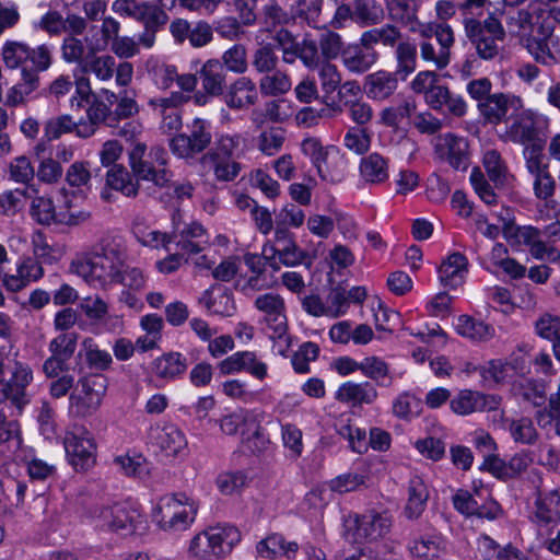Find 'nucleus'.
<instances>
[{"label": "nucleus", "mask_w": 560, "mask_h": 560, "mask_svg": "<svg viewBox=\"0 0 560 560\" xmlns=\"http://www.w3.org/2000/svg\"><path fill=\"white\" fill-rule=\"evenodd\" d=\"M219 370L224 375L244 371L258 380H264L267 376V365L258 361L253 351L233 353L219 363Z\"/></svg>", "instance_id": "21"}, {"label": "nucleus", "mask_w": 560, "mask_h": 560, "mask_svg": "<svg viewBox=\"0 0 560 560\" xmlns=\"http://www.w3.org/2000/svg\"><path fill=\"white\" fill-rule=\"evenodd\" d=\"M325 105L320 108L304 107L295 115L298 126L311 128L317 126L322 118L332 119L342 113L341 105L336 100L323 102Z\"/></svg>", "instance_id": "37"}, {"label": "nucleus", "mask_w": 560, "mask_h": 560, "mask_svg": "<svg viewBox=\"0 0 560 560\" xmlns=\"http://www.w3.org/2000/svg\"><path fill=\"white\" fill-rule=\"evenodd\" d=\"M468 260L462 253L450 255L439 268V279L444 287L456 289L464 282Z\"/></svg>", "instance_id": "34"}, {"label": "nucleus", "mask_w": 560, "mask_h": 560, "mask_svg": "<svg viewBox=\"0 0 560 560\" xmlns=\"http://www.w3.org/2000/svg\"><path fill=\"white\" fill-rule=\"evenodd\" d=\"M65 450L69 463L75 470H86L95 463L96 444L83 427H75L65 436Z\"/></svg>", "instance_id": "13"}, {"label": "nucleus", "mask_w": 560, "mask_h": 560, "mask_svg": "<svg viewBox=\"0 0 560 560\" xmlns=\"http://www.w3.org/2000/svg\"><path fill=\"white\" fill-rule=\"evenodd\" d=\"M378 59L375 49H370L359 43L347 47L342 51V61L346 68L354 73H363L368 71Z\"/></svg>", "instance_id": "35"}, {"label": "nucleus", "mask_w": 560, "mask_h": 560, "mask_svg": "<svg viewBox=\"0 0 560 560\" xmlns=\"http://www.w3.org/2000/svg\"><path fill=\"white\" fill-rule=\"evenodd\" d=\"M499 400L495 396L470 389L460 390L450 402L451 409L460 416L495 409Z\"/></svg>", "instance_id": "24"}, {"label": "nucleus", "mask_w": 560, "mask_h": 560, "mask_svg": "<svg viewBox=\"0 0 560 560\" xmlns=\"http://www.w3.org/2000/svg\"><path fill=\"white\" fill-rule=\"evenodd\" d=\"M200 303H202L208 311L217 315L232 316L236 311L232 292L218 283L212 284L202 293Z\"/></svg>", "instance_id": "30"}, {"label": "nucleus", "mask_w": 560, "mask_h": 560, "mask_svg": "<svg viewBox=\"0 0 560 560\" xmlns=\"http://www.w3.org/2000/svg\"><path fill=\"white\" fill-rule=\"evenodd\" d=\"M79 307L94 323L104 322L109 312L108 304L98 295L82 299Z\"/></svg>", "instance_id": "64"}, {"label": "nucleus", "mask_w": 560, "mask_h": 560, "mask_svg": "<svg viewBox=\"0 0 560 560\" xmlns=\"http://www.w3.org/2000/svg\"><path fill=\"white\" fill-rule=\"evenodd\" d=\"M2 59L10 69L21 67L22 71L39 75L52 63V48L47 44L32 48L25 43L11 40L3 45Z\"/></svg>", "instance_id": "6"}, {"label": "nucleus", "mask_w": 560, "mask_h": 560, "mask_svg": "<svg viewBox=\"0 0 560 560\" xmlns=\"http://www.w3.org/2000/svg\"><path fill=\"white\" fill-rule=\"evenodd\" d=\"M398 79L399 77L395 72L385 70L373 72L365 78V92L373 100H387L397 90Z\"/></svg>", "instance_id": "32"}, {"label": "nucleus", "mask_w": 560, "mask_h": 560, "mask_svg": "<svg viewBox=\"0 0 560 560\" xmlns=\"http://www.w3.org/2000/svg\"><path fill=\"white\" fill-rule=\"evenodd\" d=\"M515 102L514 97L500 92L488 95L477 107L487 122L498 125L508 118L509 110Z\"/></svg>", "instance_id": "31"}, {"label": "nucleus", "mask_w": 560, "mask_h": 560, "mask_svg": "<svg viewBox=\"0 0 560 560\" xmlns=\"http://www.w3.org/2000/svg\"><path fill=\"white\" fill-rule=\"evenodd\" d=\"M332 149L334 147H324L320 140L314 137L305 138L301 143L303 154L310 158L319 177L326 182L339 183L342 174L330 172L327 166L329 151Z\"/></svg>", "instance_id": "22"}, {"label": "nucleus", "mask_w": 560, "mask_h": 560, "mask_svg": "<svg viewBox=\"0 0 560 560\" xmlns=\"http://www.w3.org/2000/svg\"><path fill=\"white\" fill-rule=\"evenodd\" d=\"M220 428L223 433L228 435H234L241 433L243 442L246 444L250 452L261 451L266 446V440L259 432V423L256 416L245 409H240L231 415H228L221 419Z\"/></svg>", "instance_id": "12"}, {"label": "nucleus", "mask_w": 560, "mask_h": 560, "mask_svg": "<svg viewBox=\"0 0 560 560\" xmlns=\"http://www.w3.org/2000/svg\"><path fill=\"white\" fill-rule=\"evenodd\" d=\"M454 509L465 516L495 520L502 510L487 489H475L474 492L458 489L452 498Z\"/></svg>", "instance_id": "11"}, {"label": "nucleus", "mask_w": 560, "mask_h": 560, "mask_svg": "<svg viewBox=\"0 0 560 560\" xmlns=\"http://www.w3.org/2000/svg\"><path fill=\"white\" fill-rule=\"evenodd\" d=\"M360 173L368 183H384L388 178L387 160L376 152L371 153L361 160Z\"/></svg>", "instance_id": "46"}, {"label": "nucleus", "mask_w": 560, "mask_h": 560, "mask_svg": "<svg viewBox=\"0 0 560 560\" xmlns=\"http://www.w3.org/2000/svg\"><path fill=\"white\" fill-rule=\"evenodd\" d=\"M196 514L195 503L185 493H176L161 498L154 518L162 529L180 532L188 528Z\"/></svg>", "instance_id": "7"}, {"label": "nucleus", "mask_w": 560, "mask_h": 560, "mask_svg": "<svg viewBox=\"0 0 560 560\" xmlns=\"http://www.w3.org/2000/svg\"><path fill=\"white\" fill-rule=\"evenodd\" d=\"M322 8L323 0H296L290 8L293 24L296 20L305 21L310 25L316 23L320 15Z\"/></svg>", "instance_id": "57"}, {"label": "nucleus", "mask_w": 560, "mask_h": 560, "mask_svg": "<svg viewBox=\"0 0 560 560\" xmlns=\"http://www.w3.org/2000/svg\"><path fill=\"white\" fill-rule=\"evenodd\" d=\"M279 59L273 44L266 43L255 49L252 56V66L259 73H270L277 69Z\"/></svg>", "instance_id": "53"}, {"label": "nucleus", "mask_w": 560, "mask_h": 560, "mask_svg": "<svg viewBox=\"0 0 560 560\" xmlns=\"http://www.w3.org/2000/svg\"><path fill=\"white\" fill-rule=\"evenodd\" d=\"M463 24L465 36L480 59L491 61L499 57L505 39V30L493 14H489L483 21L464 18Z\"/></svg>", "instance_id": "4"}, {"label": "nucleus", "mask_w": 560, "mask_h": 560, "mask_svg": "<svg viewBox=\"0 0 560 560\" xmlns=\"http://www.w3.org/2000/svg\"><path fill=\"white\" fill-rule=\"evenodd\" d=\"M483 166L489 178L495 186H503L506 182L508 167L495 150H489L483 155Z\"/></svg>", "instance_id": "58"}, {"label": "nucleus", "mask_w": 560, "mask_h": 560, "mask_svg": "<svg viewBox=\"0 0 560 560\" xmlns=\"http://www.w3.org/2000/svg\"><path fill=\"white\" fill-rule=\"evenodd\" d=\"M509 140L514 143L523 144L524 148L547 141L548 133L545 127L537 124L530 116L521 114L514 117L512 124L506 129Z\"/></svg>", "instance_id": "18"}, {"label": "nucleus", "mask_w": 560, "mask_h": 560, "mask_svg": "<svg viewBox=\"0 0 560 560\" xmlns=\"http://www.w3.org/2000/svg\"><path fill=\"white\" fill-rule=\"evenodd\" d=\"M212 143L210 121L202 118H195L187 124L186 130L176 133L168 141L172 153L184 160H192L205 151Z\"/></svg>", "instance_id": "8"}, {"label": "nucleus", "mask_w": 560, "mask_h": 560, "mask_svg": "<svg viewBox=\"0 0 560 560\" xmlns=\"http://www.w3.org/2000/svg\"><path fill=\"white\" fill-rule=\"evenodd\" d=\"M392 527L386 513L370 511L363 515L349 516L345 521V538L350 542L375 541L385 537Z\"/></svg>", "instance_id": "9"}, {"label": "nucleus", "mask_w": 560, "mask_h": 560, "mask_svg": "<svg viewBox=\"0 0 560 560\" xmlns=\"http://www.w3.org/2000/svg\"><path fill=\"white\" fill-rule=\"evenodd\" d=\"M187 366V359L180 352H168L153 361L152 371L158 377L171 381L184 374Z\"/></svg>", "instance_id": "38"}, {"label": "nucleus", "mask_w": 560, "mask_h": 560, "mask_svg": "<svg viewBox=\"0 0 560 560\" xmlns=\"http://www.w3.org/2000/svg\"><path fill=\"white\" fill-rule=\"evenodd\" d=\"M223 98L231 109H247L258 100L256 84L250 78L240 77L229 85Z\"/></svg>", "instance_id": "26"}, {"label": "nucleus", "mask_w": 560, "mask_h": 560, "mask_svg": "<svg viewBox=\"0 0 560 560\" xmlns=\"http://www.w3.org/2000/svg\"><path fill=\"white\" fill-rule=\"evenodd\" d=\"M149 438L166 456H175L187 446L185 434L174 424L152 427Z\"/></svg>", "instance_id": "27"}, {"label": "nucleus", "mask_w": 560, "mask_h": 560, "mask_svg": "<svg viewBox=\"0 0 560 560\" xmlns=\"http://www.w3.org/2000/svg\"><path fill=\"white\" fill-rule=\"evenodd\" d=\"M354 22L362 26L378 25L385 19L383 5L377 0H353Z\"/></svg>", "instance_id": "44"}, {"label": "nucleus", "mask_w": 560, "mask_h": 560, "mask_svg": "<svg viewBox=\"0 0 560 560\" xmlns=\"http://www.w3.org/2000/svg\"><path fill=\"white\" fill-rule=\"evenodd\" d=\"M226 68L218 59H209L198 70L202 91L211 96H224L229 85Z\"/></svg>", "instance_id": "25"}, {"label": "nucleus", "mask_w": 560, "mask_h": 560, "mask_svg": "<svg viewBox=\"0 0 560 560\" xmlns=\"http://www.w3.org/2000/svg\"><path fill=\"white\" fill-rule=\"evenodd\" d=\"M318 77L324 92L323 102L334 100L330 95L338 90L341 75L335 65L325 62L318 69Z\"/></svg>", "instance_id": "60"}, {"label": "nucleus", "mask_w": 560, "mask_h": 560, "mask_svg": "<svg viewBox=\"0 0 560 560\" xmlns=\"http://www.w3.org/2000/svg\"><path fill=\"white\" fill-rule=\"evenodd\" d=\"M386 7L392 20L402 25H411L418 21V0H387Z\"/></svg>", "instance_id": "51"}, {"label": "nucleus", "mask_w": 560, "mask_h": 560, "mask_svg": "<svg viewBox=\"0 0 560 560\" xmlns=\"http://www.w3.org/2000/svg\"><path fill=\"white\" fill-rule=\"evenodd\" d=\"M213 556H222L230 552L235 542L240 540V533L233 526L211 527L207 530Z\"/></svg>", "instance_id": "45"}, {"label": "nucleus", "mask_w": 560, "mask_h": 560, "mask_svg": "<svg viewBox=\"0 0 560 560\" xmlns=\"http://www.w3.org/2000/svg\"><path fill=\"white\" fill-rule=\"evenodd\" d=\"M429 493L427 486L419 478L415 477L409 481L408 486V501L405 508V513L408 518H418L424 511Z\"/></svg>", "instance_id": "48"}, {"label": "nucleus", "mask_w": 560, "mask_h": 560, "mask_svg": "<svg viewBox=\"0 0 560 560\" xmlns=\"http://www.w3.org/2000/svg\"><path fill=\"white\" fill-rule=\"evenodd\" d=\"M456 331L472 341H488L493 338L495 329L492 325L478 320L469 315H460L455 326Z\"/></svg>", "instance_id": "40"}, {"label": "nucleus", "mask_w": 560, "mask_h": 560, "mask_svg": "<svg viewBox=\"0 0 560 560\" xmlns=\"http://www.w3.org/2000/svg\"><path fill=\"white\" fill-rule=\"evenodd\" d=\"M256 550L259 556L267 559L277 557L293 559L299 551V545L295 541H288L281 534L275 533L261 539L257 544Z\"/></svg>", "instance_id": "36"}, {"label": "nucleus", "mask_w": 560, "mask_h": 560, "mask_svg": "<svg viewBox=\"0 0 560 560\" xmlns=\"http://www.w3.org/2000/svg\"><path fill=\"white\" fill-rule=\"evenodd\" d=\"M33 380V373L28 365L20 362L15 363V370L9 382L0 380V402L11 400L19 409L26 404L25 388Z\"/></svg>", "instance_id": "17"}, {"label": "nucleus", "mask_w": 560, "mask_h": 560, "mask_svg": "<svg viewBox=\"0 0 560 560\" xmlns=\"http://www.w3.org/2000/svg\"><path fill=\"white\" fill-rule=\"evenodd\" d=\"M21 81L7 92L4 101L7 106L15 107L24 104L27 97L39 88V75L26 71H21Z\"/></svg>", "instance_id": "42"}, {"label": "nucleus", "mask_w": 560, "mask_h": 560, "mask_svg": "<svg viewBox=\"0 0 560 560\" xmlns=\"http://www.w3.org/2000/svg\"><path fill=\"white\" fill-rule=\"evenodd\" d=\"M361 373L375 382L377 386L389 387L393 384V376L387 362L383 359L372 355L362 360Z\"/></svg>", "instance_id": "49"}, {"label": "nucleus", "mask_w": 560, "mask_h": 560, "mask_svg": "<svg viewBox=\"0 0 560 560\" xmlns=\"http://www.w3.org/2000/svg\"><path fill=\"white\" fill-rule=\"evenodd\" d=\"M100 50L92 49V45H89L88 54L82 62L81 71L83 73H93L102 81H107L113 78L116 61L110 55L97 56L96 52Z\"/></svg>", "instance_id": "39"}, {"label": "nucleus", "mask_w": 560, "mask_h": 560, "mask_svg": "<svg viewBox=\"0 0 560 560\" xmlns=\"http://www.w3.org/2000/svg\"><path fill=\"white\" fill-rule=\"evenodd\" d=\"M222 65L228 71L241 74L247 70L246 48L242 44H235L222 55Z\"/></svg>", "instance_id": "63"}, {"label": "nucleus", "mask_w": 560, "mask_h": 560, "mask_svg": "<svg viewBox=\"0 0 560 560\" xmlns=\"http://www.w3.org/2000/svg\"><path fill=\"white\" fill-rule=\"evenodd\" d=\"M145 145L137 144L129 153L131 172L121 164H114L106 173V186L119 191L128 198H136L141 189V182L149 185L143 190L149 196L158 192V189L168 188L172 185L173 173L168 168L155 170L152 164L142 159Z\"/></svg>", "instance_id": "1"}, {"label": "nucleus", "mask_w": 560, "mask_h": 560, "mask_svg": "<svg viewBox=\"0 0 560 560\" xmlns=\"http://www.w3.org/2000/svg\"><path fill=\"white\" fill-rule=\"evenodd\" d=\"M409 551L413 557L432 560L440 556L441 540L439 537H421L409 542Z\"/></svg>", "instance_id": "59"}, {"label": "nucleus", "mask_w": 560, "mask_h": 560, "mask_svg": "<svg viewBox=\"0 0 560 560\" xmlns=\"http://www.w3.org/2000/svg\"><path fill=\"white\" fill-rule=\"evenodd\" d=\"M248 483V477L243 471H223L218 475L215 485L223 495L240 493Z\"/></svg>", "instance_id": "55"}, {"label": "nucleus", "mask_w": 560, "mask_h": 560, "mask_svg": "<svg viewBox=\"0 0 560 560\" xmlns=\"http://www.w3.org/2000/svg\"><path fill=\"white\" fill-rule=\"evenodd\" d=\"M101 404L96 402V397H88L74 390L69 396V413L77 418H85L93 415Z\"/></svg>", "instance_id": "62"}, {"label": "nucleus", "mask_w": 560, "mask_h": 560, "mask_svg": "<svg viewBox=\"0 0 560 560\" xmlns=\"http://www.w3.org/2000/svg\"><path fill=\"white\" fill-rule=\"evenodd\" d=\"M514 237L518 244L528 247L534 258L545 260L549 252L556 250L551 244L560 241V219H557L542 229L532 225L517 226L514 232Z\"/></svg>", "instance_id": "10"}, {"label": "nucleus", "mask_w": 560, "mask_h": 560, "mask_svg": "<svg viewBox=\"0 0 560 560\" xmlns=\"http://www.w3.org/2000/svg\"><path fill=\"white\" fill-rule=\"evenodd\" d=\"M343 144L357 154H364L370 149L371 136L365 127H351L343 137Z\"/></svg>", "instance_id": "61"}, {"label": "nucleus", "mask_w": 560, "mask_h": 560, "mask_svg": "<svg viewBox=\"0 0 560 560\" xmlns=\"http://www.w3.org/2000/svg\"><path fill=\"white\" fill-rule=\"evenodd\" d=\"M88 517L101 529L129 535L143 528L144 515L138 505L120 502L113 505L95 504L88 511Z\"/></svg>", "instance_id": "3"}, {"label": "nucleus", "mask_w": 560, "mask_h": 560, "mask_svg": "<svg viewBox=\"0 0 560 560\" xmlns=\"http://www.w3.org/2000/svg\"><path fill=\"white\" fill-rule=\"evenodd\" d=\"M503 428L506 429L515 443L533 445L538 440V432L533 420L527 417L520 419H504Z\"/></svg>", "instance_id": "47"}, {"label": "nucleus", "mask_w": 560, "mask_h": 560, "mask_svg": "<svg viewBox=\"0 0 560 560\" xmlns=\"http://www.w3.org/2000/svg\"><path fill=\"white\" fill-rule=\"evenodd\" d=\"M240 144L238 135H221L200 158L201 165L211 170L218 182H233L242 170V164L237 161Z\"/></svg>", "instance_id": "5"}, {"label": "nucleus", "mask_w": 560, "mask_h": 560, "mask_svg": "<svg viewBox=\"0 0 560 560\" xmlns=\"http://www.w3.org/2000/svg\"><path fill=\"white\" fill-rule=\"evenodd\" d=\"M378 398L376 386L369 381L361 383L345 382L335 393V399L350 407L357 408L363 405H373Z\"/></svg>", "instance_id": "20"}, {"label": "nucleus", "mask_w": 560, "mask_h": 560, "mask_svg": "<svg viewBox=\"0 0 560 560\" xmlns=\"http://www.w3.org/2000/svg\"><path fill=\"white\" fill-rule=\"evenodd\" d=\"M256 23L260 32L272 34L277 28L293 24V16L291 11H287L278 1L269 0L262 5Z\"/></svg>", "instance_id": "33"}, {"label": "nucleus", "mask_w": 560, "mask_h": 560, "mask_svg": "<svg viewBox=\"0 0 560 560\" xmlns=\"http://www.w3.org/2000/svg\"><path fill=\"white\" fill-rule=\"evenodd\" d=\"M427 104L433 110L454 117H463L467 113V103L460 94L452 92L447 85L440 88L428 97Z\"/></svg>", "instance_id": "28"}, {"label": "nucleus", "mask_w": 560, "mask_h": 560, "mask_svg": "<svg viewBox=\"0 0 560 560\" xmlns=\"http://www.w3.org/2000/svg\"><path fill=\"white\" fill-rule=\"evenodd\" d=\"M115 284H120L124 289L143 290L147 284V276L140 267L129 265L124 260Z\"/></svg>", "instance_id": "54"}, {"label": "nucleus", "mask_w": 560, "mask_h": 560, "mask_svg": "<svg viewBox=\"0 0 560 560\" xmlns=\"http://www.w3.org/2000/svg\"><path fill=\"white\" fill-rule=\"evenodd\" d=\"M80 355H83L86 365L95 371H106L113 363L112 354L106 350L100 349L92 338H85L82 341Z\"/></svg>", "instance_id": "50"}, {"label": "nucleus", "mask_w": 560, "mask_h": 560, "mask_svg": "<svg viewBox=\"0 0 560 560\" xmlns=\"http://www.w3.org/2000/svg\"><path fill=\"white\" fill-rule=\"evenodd\" d=\"M436 150L445 158L456 171H465L468 167V142L454 133H445L438 137Z\"/></svg>", "instance_id": "23"}, {"label": "nucleus", "mask_w": 560, "mask_h": 560, "mask_svg": "<svg viewBox=\"0 0 560 560\" xmlns=\"http://www.w3.org/2000/svg\"><path fill=\"white\" fill-rule=\"evenodd\" d=\"M534 521L540 525L556 524L560 521V492L536 489Z\"/></svg>", "instance_id": "29"}, {"label": "nucleus", "mask_w": 560, "mask_h": 560, "mask_svg": "<svg viewBox=\"0 0 560 560\" xmlns=\"http://www.w3.org/2000/svg\"><path fill=\"white\" fill-rule=\"evenodd\" d=\"M255 307L265 314L264 322L272 330L271 339L284 340L289 345L284 300L277 293L258 295Z\"/></svg>", "instance_id": "15"}, {"label": "nucleus", "mask_w": 560, "mask_h": 560, "mask_svg": "<svg viewBox=\"0 0 560 560\" xmlns=\"http://www.w3.org/2000/svg\"><path fill=\"white\" fill-rule=\"evenodd\" d=\"M271 252L285 267L304 265L307 269H311L313 265L310 254L296 244L294 234L287 228L278 226L276 229L275 244L271 246Z\"/></svg>", "instance_id": "16"}, {"label": "nucleus", "mask_w": 560, "mask_h": 560, "mask_svg": "<svg viewBox=\"0 0 560 560\" xmlns=\"http://www.w3.org/2000/svg\"><path fill=\"white\" fill-rule=\"evenodd\" d=\"M32 218L42 225L58 224L59 213L56 212L54 202L46 197H35L31 202Z\"/></svg>", "instance_id": "56"}, {"label": "nucleus", "mask_w": 560, "mask_h": 560, "mask_svg": "<svg viewBox=\"0 0 560 560\" xmlns=\"http://www.w3.org/2000/svg\"><path fill=\"white\" fill-rule=\"evenodd\" d=\"M79 335L74 331L59 334L48 345L50 357L44 364L43 371L47 377H55L61 372H69V360L73 357Z\"/></svg>", "instance_id": "14"}, {"label": "nucleus", "mask_w": 560, "mask_h": 560, "mask_svg": "<svg viewBox=\"0 0 560 560\" xmlns=\"http://www.w3.org/2000/svg\"><path fill=\"white\" fill-rule=\"evenodd\" d=\"M291 80L285 72L278 69L265 75L259 80V90L266 96H279L289 92Z\"/></svg>", "instance_id": "52"}, {"label": "nucleus", "mask_w": 560, "mask_h": 560, "mask_svg": "<svg viewBox=\"0 0 560 560\" xmlns=\"http://www.w3.org/2000/svg\"><path fill=\"white\" fill-rule=\"evenodd\" d=\"M395 73L406 80L417 69V45L410 40H398L395 45Z\"/></svg>", "instance_id": "41"}, {"label": "nucleus", "mask_w": 560, "mask_h": 560, "mask_svg": "<svg viewBox=\"0 0 560 560\" xmlns=\"http://www.w3.org/2000/svg\"><path fill=\"white\" fill-rule=\"evenodd\" d=\"M401 32L393 24H385L381 27L370 28L362 33L360 39L362 46L375 49V45L382 44L387 47H395L401 38Z\"/></svg>", "instance_id": "43"}, {"label": "nucleus", "mask_w": 560, "mask_h": 560, "mask_svg": "<svg viewBox=\"0 0 560 560\" xmlns=\"http://www.w3.org/2000/svg\"><path fill=\"white\" fill-rule=\"evenodd\" d=\"M125 253L121 246L110 238H103L92 250L78 256L71 262V270L90 283L107 289L115 285Z\"/></svg>", "instance_id": "2"}, {"label": "nucleus", "mask_w": 560, "mask_h": 560, "mask_svg": "<svg viewBox=\"0 0 560 560\" xmlns=\"http://www.w3.org/2000/svg\"><path fill=\"white\" fill-rule=\"evenodd\" d=\"M135 20L141 22L144 26V32L139 36V44L145 48H151L155 43L156 33L166 25L168 15L158 5L143 2L140 3Z\"/></svg>", "instance_id": "19"}]
</instances>
